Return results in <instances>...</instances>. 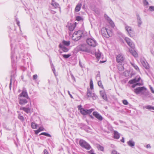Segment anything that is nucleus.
I'll return each instance as SVG.
<instances>
[{"mask_svg": "<svg viewBox=\"0 0 154 154\" xmlns=\"http://www.w3.org/2000/svg\"><path fill=\"white\" fill-rule=\"evenodd\" d=\"M51 5L55 8L58 7L59 6L58 4L55 2L54 1H52Z\"/></svg>", "mask_w": 154, "mask_h": 154, "instance_id": "obj_30", "label": "nucleus"}, {"mask_svg": "<svg viewBox=\"0 0 154 154\" xmlns=\"http://www.w3.org/2000/svg\"><path fill=\"white\" fill-rule=\"evenodd\" d=\"M122 103L125 105H128V101L126 100H122Z\"/></svg>", "mask_w": 154, "mask_h": 154, "instance_id": "obj_45", "label": "nucleus"}, {"mask_svg": "<svg viewBox=\"0 0 154 154\" xmlns=\"http://www.w3.org/2000/svg\"><path fill=\"white\" fill-rule=\"evenodd\" d=\"M94 109H84L80 110V113L82 115H86L88 114H90L93 111Z\"/></svg>", "mask_w": 154, "mask_h": 154, "instance_id": "obj_11", "label": "nucleus"}, {"mask_svg": "<svg viewBox=\"0 0 154 154\" xmlns=\"http://www.w3.org/2000/svg\"><path fill=\"white\" fill-rule=\"evenodd\" d=\"M125 60V57L122 54H119L116 57V61L117 63H122Z\"/></svg>", "mask_w": 154, "mask_h": 154, "instance_id": "obj_9", "label": "nucleus"}, {"mask_svg": "<svg viewBox=\"0 0 154 154\" xmlns=\"http://www.w3.org/2000/svg\"><path fill=\"white\" fill-rule=\"evenodd\" d=\"M150 89H151V91H152V92L154 93V90H153V88L152 87H151L150 88Z\"/></svg>", "mask_w": 154, "mask_h": 154, "instance_id": "obj_61", "label": "nucleus"}, {"mask_svg": "<svg viewBox=\"0 0 154 154\" xmlns=\"http://www.w3.org/2000/svg\"><path fill=\"white\" fill-rule=\"evenodd\" d=\"M93 114L96 118L100 121L102 120L103 118L102 116L100 115L97 112L94 111L93 112Z\"/></svg>", "mask_w": 154, "mask_h": 154, "instance_id": "obj_14", "label": "nucleus"}, {"mask_svg": "<svg viewBox=\"0 0 154 154\" xmlns=\"http://www.w3.org/2000/svg\"><path fill=\"white\" fill-rule=\"evenodd\" d=\"M52 70H53V72L54 73H55V69L54 68V65H53V64H52Z\"/></svg>", "mask_w": 154, "mask_h": 154, "instance_id": "obj_52", "label": "nucleus"}, {"mask_svg": "<svg viewBox=\"0 0 154 154\" xmlns=\"http://www.w3.org/2000/svg\"><path fill=\"white\" fill-rule=\"evenodd\" d=\"M142 84L140 83H137L136 84L133 85H132V87L134 88L137 85L140 86Z\"/></svg>", "mask_w": 154, "mask_h": 154, "instance_id": "obj_41", "label": "nucleus"}, {"mask_svg": "<svg viewBox=\"0 0 154 154\" xmlns=\"http://www.w3.org/2000/svg\"><path fill=\"white\" fill-rule=\"evenodd\" d=\"M40 131L38 129L37 130H36V131H35V134H38L39 132H40Z\"/></svg>", "mask_w": 154, "mask_h": 154, "instance_id": "obj_56", "label": "nucleus"}, {"mask_svg": "<svg viewBox=\"0 0 154 154\" xmlns=\"http://www.w3.org/2000/svg\"><path fill=\"white\" fill-rule=\"evenodd\" d=\"M146 147L147 148H151V146L150 144H148L146 146Z\"/></svg>", "mask_w": 154, "mask_h": 154, "instance_id": "obj_57", "label": "nucleus"}, {"mask_svg": "<svg viewBox=\"0 0 154 154\" xmlns=\"http://www.w3.org/2000/svg\"><path fill=\"white\" fill-rule=\"evenodd\" d=\"M18 118L21 121H23L24 120V118L23 116L21 115L20 114H19L18 116Z\"/></svg>", "mask_w": 154, "mask_h": 154, "instance_id": "obj_37", "label": "nucleus"}, {"mask_svg": "<svg viewBox=\"0 0 154 154\" xmlns=\"http://www.w3.org/2000/svg\"><path fill=\"white\" fill-rule=\"evenodd\" d=\"M89 116L92 119H94V117L92 115H89Z\"/></svg>", "mask_w": 154, "mask_h": 154, "instance_id": "obj_62", "label": "nucleus"}, {"mask_svg": "<svg viewBox=\"0 0 154 154\" xmlns=\"http://www.w3.org/2000/svg\"><path fill=\"white\" fill-rule=\"evenodd\" d=\"M100 93L102 98L105 101H107V98L105 92L104 91H100Z\"/></svg>", "mask_w": 154, "mask_h": 154, "instance_id": "obj_20", "label": "nucleus"}, {"mask_svg": "<svg viewBox=\"0 0 154 154\" xmlns=\"http://www.w3.org/2000/svg\"><path fill=\"white\" fill-rule=\"evenodd\" d=\"M100 75L99 73L96 76V79H98V78H99V79H100Z\"/></svg>", "mask_w": 154, "mask_h": 154, "instance_id": "obj_54", "label": "nucleus"}, {"mask_svg": "<svg viewBox=\"0 0 154 154\" xmlns=\"http://www.w3.org/2000/svg\"><path fill=\"white\" fill-rule=\"evenodd\" d=\"M86 42L89 46L92 48L95 47L97 45V42L93 38H88Z\"/></svg>", "mask_w": 154, "mask_h": 154, "instance_id": "obj_3", "label": "nucleus"}, {"mask_svg": "<svg viewBox=\"0 0 154 154\" xmlns=\"http://www.w3.org/2000/svg\"><path fill=\"white\" fill-rule=\"evenodd\" d=\"M14 52L13 51H12L11 53V59L12 66V67H14L15 66V63L14 60Z\"/></svg>", "mask_w": 154, "mask_h": 154, "instance_id": "obj_18", "label": "nucleus"}, {"mask_svg": "<svg viewBox=\"0 0 154 154\" xmlns=\"http://www.w3.org/2000/svg\"><path fill=\"white\" fill-rule=\"evenodd\" d=\"M79 51H85L87 52H89L90 50L88 48L87 45L85 44H83L81 45L78 47Z\"/></svg>", "mask_w": 154, "mask_h": 154, "instance_id": "obj_6", "label": "nucleus"}, {"mask_svg": "<svg viewBox=\"0 0 154 154\" xmlns=\"http://www.w3.org/2000/svg\"><path fill=\"white\" fill-rule=\"evenodd\" d=\"M76 20L78 21L83 20L82 18L80 16H78L76 17Z\"/></svg>", "mask_w": 154, "mask_h": 154, "instance_id": "obj_38", "label": "nucleus"}, {"mask_svg": "<svg viewBox=\"0 0 154 154\" xmlns=\"http://www.w3.org/2000/svg\"><path fill=\"white\" fill-rule=\"evenodd\" d=\"M105 17L106 19L109 22V23L110 24V25L112 26L114 25V23L111 20V19L107 15H106L105 16Z\"/></svg>", "mask_w": 154, "mask_h": 154, "instance_id": "obj_26", "label": "nucleus"}, {"mask_svg": "<svg viewBox=\"0 0 154 154\" xmlns=\"http://www.w3.org/2000/svg\"><path fill=\"white\" fill-rule=\"evenodd\" d=\"M141 79V78L139 77L138 78L135 77L134 79L131 80L129 81V83L131 84H133L137 82H139Z\"/></svg>", "mask_w": 154, "mask_h": 154, "instance_id": "obj_16", "label": "nucleus"}, {"mask_svg": "<svg viewBox=\"0 0 154 154\" xmlns=\"http://www.w3.org/2000/svg\"><path fill=\"white\" fill-rule=\"evenodd\" d=\"M80 126L81 127V129H84L85 128H87L88 127L87 125L83 123H81L80 124Z\"/></svg>", "mask_w": 154, "mask_h": 154, "instance_id": "obj_35", "label": "nucleus"}, {"mask_svg": "<svg viewBox=\"0 0 154 154\" xmlns=\"http://www.w3.org/2000/svg\"><path fill=\"white\" fill-rule=\"evenodd\" d=\"M11 78L10 79V83L9 84V88L10 90L11 89V84H12V76H11Z\"/></svg>", "mask_w": 154, "mask_h": 154, "instance_id": "obj_49", "label": "nucleus"}, {"mask_svg": "<svg viewBox=\"0 0 154 154\" xmlns=\"http://www.w3.org/2000/svg\"><path fill=\"white\" fill-rule=\"evenodd\" d=\"M82 6V4L81 3H78L76 6L75 10L76 12H78L81 9Z\"/></svg>", "mask_w": 154, "mask_h": 154, "instance_id": "obj_24", "label": "nucleus"}, {"mask_svg": "<svg viewBox=\"0 0 154 154\" xmlns=\"http://www.w3.org/2000/svg\"><path fill=\"white\" fill-rule=\"evenodd\" d=\"M18 96L20 98H23V97H24L27 99H30V98L28 96L26 90H23Z\"/></svg>", "mask_w": 154, "mask_h": 154, "instance_id": "obj_10", "label": "nucleus"}, {"mask_svg": "<svg viewBox=\"0 0 154 154\" xmlns=\"http://www.w3.org/2000/svg\"><path fill=\"white\" fill-rule=\"evenodd\" d=\"M21 78H22V80H23V76H22H22H21Z\"/></svg>", "mask_w": 154, "mask_h": 154, "instance_id": "obj_64", "label": "nucleus"}, {"mask_svg": "<svg viewBox=\"0 0 154 154\" xmlns=\"http://www.w3.org/2000/svg\"><path fill=\"white\" fill-rule=\"evenodd\" d=\"M31 126L33 129H36L38 127V125L35 122H32L31 124Z\"/></svg>", "mask_w": 154, "mask_h": 154, "instance_id": "obj_31", "label": "nucleus"}, {"mask_svg": "<svg viewBox=\"0 0 154 154\" xmlns=\"http://www.w3.org/2000/svg\"><path fill=\"white\" fill-rule=\"evenodd\" d=\"M76 26V24L74 23L73 24H71L68 27V29L69 31H72Z\"/></svg>", "mask_w": 154, "mask_h": 154, "instance_id": "obj_25", "label": "nucleus"}, {"mask_svg": "<svg viewBox=\"0 0 154 154\" xmlns=\"http://www.w3.org/2000/svg\"><path fill=\"white\" fill-rule=\"evenodd\" d=\"M62 43L64 45L66 46H68L70 44V42L69 41H66L65 40H63L62 42Z\"/></svg>", "mask_w": 154, "mask_h": 154, "instance_id": "obj_32", "label": "nucleus"}, {"mask_svg": "<svg viewBox=\"0 0 154 154\" xmlns=\"http://www.w3.org/2000/svg\"><path fill=\"white\" fill-rule=\"evenodd\" d=\"M114 138L116 139H119L120 137L119 134L117 131H114Z\"/></svg>", "mask_w": 154, "mask_h": 154, "instance_id": "obj_27", "label": "nucleus"}, {"mask_svg": "<svg viewBox=\"0 0 154 154\" xmlns=\"http://www.w3.org/2000/svg\"><path fill=\"white\" fill-rule=\"evenodd\" d=\"M98 148L101 151H103L104 149V147L100 145H99L98 146Z\"/></svg>", "mask_w": 154, "mask_h": 154, "instance_id": "obj_40", "label": "nucleus"}, {"mask_svg": "<svg viewBox=\"0 0 154 154\" xmlns=\"http://www.w3.org/2000/svg\"><path fill=\"white\" fill-rule=\"evenodd\" d=\"M90 88L91 90L93 89L94 87H93V84L92 79H91L90 83Z\"/></svg>", "mask_w": 154, "mask_h": 154, "instance_id": "obj_36", "label": "nucleus"}, {"mask_svg": "<svg viewBox=\"0 0 154 154\" xmlns=\"http://www.w3.org/2000/svg\"><path fill=\"white\" fill-rule=\"evenodd\" d=\"M44 154H49L48 150L46 149L44 150Z\"/></svg>", "mask_w": 154, "mask_h": 154, "instance_id": "obj_51", "label": "nucleus"}, {"mask_svg": "<svg viewBox=\"0 0 154 154\" xmlns=\"http://www.w3.org/2000/svg\"><path fill=\"white\" fill-rule=\"evenodd\" d=\"M79 144L82 147L85 149L87 150H89L91 148L89 143L83 139L80 140Z\"/></svg>", "mask_w": 154, "mask_h": 154, "instance_id": "obj_4", "label": "nucleus"}, {"mask_svg": "<svg viewBox=\"0 0 154 154\" xmlns=\"http://www.w3.org/2000/svg\"><path fill=\"white\" fill-rule=\"evenodd\" d=\"M130 63L131 65L137 71H139V69L138 66L136 65L134 62H131Z\"/></svg>", "mask_w": 154, "mask_h": 154, "instance_id": "obj_28", "label": "nucleus"}, {"mask_svg": "<svg viewBox=\"0 0 154 154\" xmlns=\"http://www.w3.org/2000/svg\"><path fill=\"white\" fill-rule=\"evenodd\" d=\"M82 32L81 30H78L73 34L72 38L75 41H77L80 39L82 36Z\"/></svg>", "mask_w": 154, "mask_h": 154, "instance_id": "obj_2", "label": "nucleus"}, {"mask_svg": "<svg viewBox=\"0 0 154 154\" xmlns=\"http://www.w3.org/2000/svg\"><path fill=\"white\" fill-rule=\"evenodd\" d=\"M117 152L116 150H113L112 152V154H117Z\"/></svg>", "mask_w": 154, "mask_h": 154, "instance_id": "obj_55", "label": "nucleus"}, {"mask_svg": "<svg viewBox=\"0 0 154 154\" xmlns=\"http://www.w3.org/2000/svg\"><path fill=\"white\" fill-rule=\"evenodd\" d=\"M71 56L70 54H63V57H64L65 58H68L69 57H70Z\"/></svg>", "mask_w": 154, "mask_h": 154, "instance_id": "obj_43", "label": "nucleus"}, {"mask_svg": "<svg viewBox=\"0 0 154 154\" xmlns=\"http://www.w3.org/2000/svg\"><path fill=\"white\" fill-rule=\"evenodd\" d=\"M125 40L126 41L127 44L132 49L134 48L135 46L133 42L130 40V38L128 37H126L125 38Z\"/></svg>", "mask_w": 154, "mask_h": 154, "instance_id": "obj_13", "label": "nucleus"}, {"mask_svg": "<svg viewBox=\"0 0 154 154\" xmlns=\"http://www.w3.org/2000/svg\"><path fill=\"white\" fill-rule=\"evenodd\" d=\"M98 85L99 87L102 88H103V87L101 81H99L98 82Z\"/></svg>", "mask_w": 154, "mask_h": 154, "instance_id": "obj_39", "label": "nucleus"}, {"mask_svg": "<svg viewBox=\"0 0 154 154\" xmlns=\"http://www.w3.org/2000/svg\"><path fill=\"white\" fill-rule=\"evenodd\" d=\"M88 152L90 154H96L94 153V150L93 149H91L90 151H88Z\"/></svg>", "mask_w": 154, "mask_h": 154, "instance_id": "obj_46", "label": "nucleus"}, {"mask_svg": "<svg viewBox=\"0 0 154 154\" xmlns=\"http://www.w3.org/2000/svg\"><path fill=\"white\" fill-rule=\"evenodd\" d=\"M146 109L149 110H154V107L152 106L148 105L145 107Z\"/></svg>", "mask_w": 154, "mask_h": 154, "instance_id": "obj_33", "label": "nucleus"}, {"mask_svg": "<svg viewBox=\"0 0 154 154\" xmlns=\"http://www.w3.org/2000/svg\"><path fill=\"white\" fill-rule=\"evenodd\" d=\"M40 135H45V136H46L47 137H51V135L48 134V133H47L46 132H42V133L40 134Z\"/></svg>", "mask_w": 154, "mask_h": 154, "instance_id": "obj_34", "label": "nucleus"}, {"mask_svg": "<svg viewBox=\"0 0 154 154\" xmlns=\"http://www.w3.org/2000/svg\"><path fill=\"white\" fill-rule=\"evenodd\" d=\"M143 3L144 5L145 6L148 5L149 4L148 2L146 0H143Z\"/></svg>", "mask_w": 154, "mask_h": 154, "instance_id": "obj_42", "label": "nucleus"}, {"mask_svg": "<svg viewBox=\"0 0 154 154\" xmlns=\"http://www.w3.org/2000/svg\"><path fill=\"white\" fill-rule=\"evenodd\" d=\"M78 109L80 111V110L82 109H83V108H82V106L81 105H79L77 107Z\"/></svg>", "mask_w": 154, "mask_h": 154, "instance_id": "obj_50", "label": "nucleus"}, {"mask_svg": "<svg viewBox=\"0 0 154 154\" xmlns=\"http://www.w3.org/2000/svg\"><path fill=\"white\" fill-rule=\"evenodd\" d=\"M59 47L62 49V50L65 52H67L69 51V49L65 47L64 45L60 44L59 45Z\"/></svg>", "mask_w": 154, "mask_h": 154, "instance_id": "obj_22", "label": "nucleus"}, {"mask_svg": "<svg viewBox=\"0 0 154 154\" xmlns=\"http://www.w3.org/2000/svg\"><path fill=\"white\" fill-rule=\"evenodd\" d=\"M19 99V103L21 105H24L28 101H30V99H28L26 98H20L18 97Z\"/></svg>", "mask_w": 154, "mask_h": 154, "instance_id": "obj_12", "label": "nucleus"}, {"mask_svg": "<svg viewBox=\"0 0 154 154\" xmlns=\"http://www.w3.org/2000/svg\"><path fill=\"white\" fill-rule=\"evenodd\" d=\"M121 141L123 143H124L125 140L124 138V137H122V139L121 140Z\"/></svg>", "mask_w": 154, "mask_h": 154, "instance_id": "obj_60", "label": "nucleus"}, {"mask_svg": "<svg viewBox=\"0 0 154 154\" xmlns=\"http://www.w3.org/2000/svg\"><path fill=\"white\" fill-rule=\"evenodd\" d=\"M101 53L98 51L95 53V56L97 59H99L101 56Z\"/></svg>", "mask_w": 154, "mask_h": 154, "instance_id": "obj_29", "label": "nucleus"}, {"mask_svg": "<svg viewBox=\"0 0 154 154\" xmlns=\"http://www.w3.org/2000/svg\"><path fill=\"white\" fill-rule=\"evenodd\" d=\"M79 65H80V66L81 68H83V66H82V63L80 61H79Z\"/></svg>", "mask_w": 154, "mask_h": 154, "instance_id": "obj_58", "label": "nucleus"}, {"mask_svg": "<svg viewBox=\"0 0 154 154\" xmlns=\"http://www.w3.org/2000/svg\"><path fill=\"white\" fill-rule=\"evenodd\" d=\"M134 92L137 94H141L145 96H149V93L144 87H139L135 89Z\"/></svg>", "mask_w": 154, "mask_h": 154, "instance_id": "obj_1", "label": "nucleus"}, {"mask_svg": "<svg viewBox=\"0 0 154 154\" xmlns=\"http://www.w3.org/2000/svg\"><path fill=\"white\" fill-rule=\"evenodd\" d=\"M38 129L40 131H43L44 130V128L42 127H40Z\"/></svg>", "mask_w": 154, "mask_h": 154, "instance_id": "obj_53", "label": "nucleus"}, {"mask_svg": "<svg viewBox=\"0 0 154 154\" xmlns=\"http://www.w3.org/2000/svg\"><path fill=\"white\" fill-rule=\"evenodd\" d=\"M37 75L36 74L34 75L33 76V79L35 80L37 78Z\"/></svg>", "mask_w": 154, "mask_h": 154, "instance_id": "obj_48", "label": "nucleus"}, {"mask_svg": "<svg viewBox=\"0 0 154 154\" xmlns=\"http://www.w3.org/2000/svg\"><path fill=\"white\" fill-rule=\"evenodd\" d=\"M68 93L70 95V96L71 97V98H73V97H72V95L70 94V92L69 91H68Z\"/></svg>", "mask_w": 154, "mask_h": 154, "instance_id": "obj_59", "label": "nucleus"}, {"mask_svg": "<svg viewBox=\"0 0 154 154\" xmlns=\"http://www.w3.org/2000/svg\"><path fill=\"white\" fill-rule=\"evenodd\" d=\"M149 10L151 11H154V6H150L149 8Z\"/></svg>", "mask_w": 154, "mask_h": 154, "instance_id": "obj_44", "label": "nucleus"}, {"mask_svg": "<svg viewBox=\"0 0 154 154\" xmlns=\"http://www.w3.org/2000/svg\"><path fill=\"white\" fill-rule=\"evenodd\" d=\"M141 62L143 67H144L146 69H147L149 68V66L148 64L145 60H141Z\"/></svg>", "mask_w": 154, "mask_h": 154, "instance_id": "obj_19", "label": "nucleus"}, {"mask_svg": "<svg viewBox=\"0 0 154 154\" xmlns=\"http://www.w3.org/2000/svg\"><path fill=\"white\" fill-rule=\"evenodd\" d=\"M87 95L88 97H92L94 100L96 99L97 98V96L94 93H92L89 89L87 91Z\"/></svg>", "mask_w": 154, "mask_h": 154, "instance_id": "obj_8", "label": "nucleus"}, {"mask_svg": "<svg viewBox=\"0 0 154 154\" xmlns=\"http://www.w3.org/2000/svg\"><path fill=\"white\" fill-rule=\"evenodd\" d=\"M20 109L24 111L26 113H28L30 112L31 109L29 107V104L27 105L26 107H21L20 108Z\"/></svg>", "mask_w": 154, "mask_h": 154, "instance_id": "obj_15", "label": "nucleus"}, {"mask_svg": "<svg viewBox=\"0 0 154 154\" xmlns=\"http://www.w3.org/2000/svg\"><path fill=\"white\" fill-rule=\"evenodd\" d=\"M136 15L137 17L138 26L139 27H140L142 23V21L141 19L139 16L138 14L137 13L136 14Z\"/></svg>", "mask_w": 154, "mask_h": 154, "instance_id": "obj_17", "label": "nucleus"}, {"mask_svg": "<svg viewBox=\"0 0 154 154\" xmlns=\"http://www.w3.org/2000/svg\"><path fill=\"white\" fill-rule=\"evenodd\" d=\"M124 25L125 29L127 32L128 35L131 37V35L133 34L134 29L132 28V27L128 26L125 23H124Z\"/></svg>", "mask_w": 154, "mask_h": 154, "instance_id": "obj_5", "label": "nucleus"}, {"mask_svg": "<svg viewBox=\"0 0 154 154\" xmlns=\"http://www.w3.org/2000/svg\"><path fill=\"white\" fill-rule=\"evenodd\" d=\"M128 145L131 147H133L135 145V142L132 139H131L128 141L127 142Z\"/></svg>", "mask_w": 154, "mask_h": 154, "instance_id": "obj_21", "label": "nucleus"}, {"mask_svg": "<svg viewBox=\"0 0 154 154\" xmlns=\"http://www.w3.org/2000/svg\"><path fill=\"white\" fill-rule=\"evenodd\" d=\"M16 20L17 22V23L18 26H19L20 28V21L18 20V19H16Z\"/></svg>", "mask_w": 154, "mask_h": 154, "instance_id": "obj_47", "label": "nucleus"}, {"mask_svg": "<svg viewBox=\"0 0 154 154\" xmlns=\"http://www.w3.org/2000/svg\"><path fill=\"white\" fill-rule=\"evenodd\" d=\"M101 31L102 35L103 37L108 38L110 36V34L106 28H102Z\"/></svg>", "mask_w": 154, "mask_h": 154, "instance_id": "obj_7", "label": "nucleus"}, {"mask_svg": "<svg viewBox=\"0 0 154 154\" xmlns=\"http://www.w3.org/2000/svg\"><path fill=\"white\" fill-rule=\"evenodd\" d=\"M104 61H100V63H102L103 62H104Z\"/></svg>", "mask_w": 154, "mask_h": 154, "instance_id": "obj_63", "label": "nucleus"}, {"mask_svg": "<svg viewBox=\"0 0 154 154\" xmlns=\"http://www.w3.org/2000/svg\"><path fill=\"white\" fill-rule=\"evenodd\" d=\"M129 51L130 53L135 57H138L137 53L134 50V48L129 49Z\"/></svg>", "mask_w": 154, "mask_h": 154, "instance_id": "obj_23", "label": "nucleus"}]
</instances>
